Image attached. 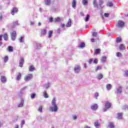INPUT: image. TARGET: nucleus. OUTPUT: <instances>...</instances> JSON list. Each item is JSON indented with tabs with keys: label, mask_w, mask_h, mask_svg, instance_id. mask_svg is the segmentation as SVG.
<instances>
[{
	"label": "nucleus",
	"mask_w": 128,
	"mask_h": 128,
	"mask_svg": "<svg viewBox=\"0 0 128 128\" xmlns=\"http://www.w3.org/2000/svg\"><path fill=\"white\" fill-rule=\"evenodd\" d=\"M82 2L84 6H86V4H88V0H82Z\"/></svg>",
	"instance_id": "obj_38"
},
{
	"label": "nucleus",
	"mask_w": 128,
	"mask_h": 128,
	"mask_svg": "<svg viewBox=\"0 0 128 128\" xmlns=\"http://www.w3.org/2000/svg\"><path fill=\"white\" fill-rule=\"evenodd\" d=\"M52 20H53V22H54V19L52 18H50L49 19V22H52Z\"/></svg>",
	"instance_id": "obj_57"
},
{
	"label": "nucleus",
	"mask_w": 128,
	"mask_h": 128,
	"mask_svg": "<svg viewBox=\"0 0 128 128\" xmlns=\"http://www.w3.org/2000/svg\"><path fill=\"white\" fill-rule=\"evenodd\" d=\"M21 124L22 126V124H24V120H22V121Z\"/></svg>",
	"instance_id": "obj_58"
},
{
	"label": "nucleus",
	"mask_w": 128,
	"mask_h": 128,
	"mask_svg": "<svg viewBox=\"0 0 128 128\" xmlns=\"http://www.w3.org/2000/svg\"><path fill=\"white\" fill-rule=\"evenodd\" d=\"M8 50L10 52H14V48L11 46H9L8 48Z\"/></svg>",
	"instance_id": "obj_30"
},
{
	"label": "nucleus",
	"mask_w": 128,
	"mask_h": 128,
	"mask_svg": "<svg viewBox=\"0 0 128 128\" xmlns=\"http://www.w3.org/2000/svg\"><path fill=\"white\" fill-rule=\"evenodd\" d=\"M116 42L118 43V42H122V38H116Z\"/></svg>",
	"instance_id": "obj_43"
},
{
	"label": "nucleus",
	"mask_w": 128,
	"mask_h": 128,
	"mask_svg": "<svg viewBox=\"0 0 128 128\" xmlns=\"http://www.w3.org/2000/svg\"><path fill=\"white\" fill-rule=\"evenodd\" d=\"M111 106H112V104L110 102L106 101L105 102V108H110Z\"/></svg>",
	"instance_id": "obj_6"
},
{
	"label": "nucleus",
	"mask_w": 128,
	"mask_h": 128,
	"mask_svg": "<svg viewBox=\"0 0 128 128\" xmlns=\"http://www.w3.org/2000/svg\"><path fill=\"white\" fill-rule=\"evenodd\" d=\"M66 26V28H70V26H72V19L68 20V21Z\"/></svg>",
	"instance_id": "obj_12"
},
{
	"label": "nucleus",
	"mask_w": 128,
	"mask_h": 128,
	"mask_svg": "<svg viewBox=\"0 0 128 128\" xmlns=\"http://www.w3.org/2000/svg\"><path fill=\"white\" fill-rule=\"evenodd\" d=\"M108 126L110 127V128H114V122H110L109 123Z\"/></svg>",
	"instance_id": "obj_31"
},
{
	"label": "nucleus",
	"mask_w": 128,
	"mask_h": 128,
	"mask_svg": "<svg viewBox=\"0 0 128 128\" xmlns=\"http://www.w3.org/2000/svg\"><path fill=\"white\" fill-rule=\"evenodd\" d=\"M96 78L98 80H100L102 78H104V75H102V74H99L97 75Z\"/></svg>",
	"instance_id": "obj_16"
},
{
	"label": "nucleus",
	"mask_w": 128,
	"mask_h": 128,
	"mask_svg": "<svg viewBox=\"0 0 128 128\" xmlns=\"http://www.w3.org/2000/svg\"><path fill=\"white\" fill-rule=\"evenodd\" d=\"M72 119L74 120H76V118H78V116H76V115H73L72 116Z\"/></svg>",
	"instance_id": "obj_48"
},
{
	"label": "nucleus",
	"mask_w": 128,
	"mask_h": 128,
	"mask_svg": "<svg viewBox=\"0 0 128 128\" xmlns=\"http://www.w3.org/2000/svg\"><path fill=\"white\" fill-rule=\"evenodd\" d=\"M88 68V66H86V64H84V68Z\"/></svg>",
	"instance_id": "obj_59"
},
{
	"label": "nucleus",
	"mask_w": 128,
	"mask_h": 128,
	"mask_svg": "<svg viewBox=\"0 0 128 128\" xmlns=\"http://www.w3.org/2000/svg\"><path fill=\"white\" fill-rule=\"evenodd\" d=\"M50 82H48L47 84H44V88H50Z\"/></svg>",
	"instance_id": "obj_40"
},
{
	"label": "nucleus",
	"mask_w": 128,
	"mask_h": 128,
	"mask_svg": "<svg viewBox=\"0 0 128 128\" xmlns=\"http://www.w3.org/2000/svg\"><path fill=\"white\" fill-rule=\"evenodd\" d=\"M0 80H1L3 84H4V82H6V78L4 76H2Z\"/></svg>",
	"instance_id": "obj_13"
},
{
	"label": "nucleus",
	"mask_w": 128,
	"mask_h": 128,
	"mask_svg": "<svg viewBox=\"0 0 128 128\" xmlns=\"http://www.w3.org/2000/svg\"><path fill=\"white\" fill-rule=\"evenodd\" d=\"M93 6H94V8H98V3L96 2V0H94Z\"/></svg>",
	"instance_id": "obj_24"
},
{
	"label": "nucleus",
	"mask_w": 128,
	"mask_h": 128,
	"mask_svg": "<svg viewBox=\"0 0 128 128\" xmlns=\"http://www.w3.org/2000/svg\"><path fill=\"white\" fill-rule=\"evenodd\" d=\"M30 72H34V67L32 66H31L29 67Z\"/></svg>",
	"instance_id": "obj_32"
},
{
	"label": "nucleus",
	"mask_w": 128,
	"mask_h": 128,
	"mask_svg": "<svg viewBox=\"0 0 128 128\" xmlns=\"http://www.w3.org/2000/svg\"><path fill=\"white\" fill-rule=\"evenodd\" d=\"M24 58H21L20 62H19V66H20V68H22V66H24Z\"/></svg>",
	"instance_id": "obj_7"
},
{
	"label": "nucleus",
	"mask_w": 128,
	"mask_h": 128,
	"mask_svg": "<svg viewBox=\"0 0 128 128\" xmlns=\"http://www.w3.org/2000/svg\"><path fill=\"white\" fill-rule=\"evenodd\" d=\"M61 27H62V28H64V24H61Z\"/></svg>",
	"instance_id": "obj_62"
},
{
	"label": "nucleus",
	"mask_w": 128,
	"mask_h": 128,
	"mask_svg": "<svg viewBox=\"0 0 128 128\" xmlns=\"http://www.w3.org/2000/svg\"><path fill=\"white\" fill-rule=\"evenodd\" d=\"M110 16V14L108 13H104V16L106 18H108V16Z\"/></svg>",
	"instance_id": "obj_52"
},
{
	"label": "nucleus",
	"mask_w": 128,
	"mask_h": 128,
	"mask_svg": "<svg viewBox=\"0 0 128 128\" xmlns=\"http://www.w3.org/2000/svg\"><path fill=\"white\" fill-rule=\"evenodd\" d=\"M37 46V48H40V44H36Z\"/></svg>",
	"instance_id": "obj_55"
},
{
	"label": "nucleus",
	"mask_w": 128,
	"mask_h": 128,
	"mask_svg": "<svg viewBox=\"0 0 128 128\" xmlns=\"http://www.w3.org/2000/svg\"><path fill=\"white\" fill-rule=\"evenodd\" d=\"M24 36H21L19 38V42H24Z\"/></svg>",
	"instance_id": "obj_26"
},
{
	"label": "nucleus",
	"mask_w": 128,
	"mask_h": 128,
	"mask_svg": "<svg viewBox=\"0 0 128 128\" xmlns=\"http://www.w3.org/2000/svg\"><path fill=\"white\" fill-rule=\"evenodd\" d=\"M106 56H104L101 58V62H106Z\"/></svg>",
	"instance_id": "obj_25"
},
{
	"label": "nucleus",
	"mask_w": 128,
	"mask_h": 128,
	"mask_svg": "<svg viewBox=\"0 0 128 128\" xmlns=\"http://www.w3.org/2000/svg\"><path fill=\"white\" fill-rule=\"evenodd\" d=\"M28 88V86H25L24 87H23L20 91V94H24V90H26Z\"/></svg>",
	"instance_id": "obj_18"
},
{
	"label": "nucleus",
	"mask_w": 128,
	"mask_h": 128,
	"mask_svg": "<svg viewBox=\"0 0 128 128\" xmlns=\"http://www.w3.org/2000/svg\"><path fill=\"white\" fill-rule=\"evenodd\" d=\"M124 26V22L122 20H119L116 24V26H118V28H122Z\"/></svg>",
	"instance_id": "obj_4"
},
{
	"label": "nucleus",
	"mask_w": 128,
	"mask_h": 128,
	"mask_svg": "<svg viewBox=\"0 0 128 128\" xmlns=\"http://www.w3.org/2000/svg\"><path fill=\"white\" fill-rule=\"evenodd\" d=\"M18 12V8H12L11 14H12V16H14L15 14H16Z\"/></svg>",
	"instance_id": "obj_8"
},
{
	"label": "nucleus",
	"mask_w": 128,
	"mask_h": 128,
	"mask_svg": "<svg viewBox=\"0 0 128 128\" xmlns=\"http://www.w3.org/2000/svg\"><path fill=\"white\" fill-rule=\"evenodd\" d=\"M46 29H42L41 30V36H46Z\"/></svg>",
	"instance_id": "obj_15"
},
{
	"label": "nucleus",
	"mask_w": 128,
	"mask_h": 128,
	"mask_svg": "<svg viewBox=\"0 0 128 128\" xmlns=\"http://www.w3.org/2000/svg\"><path fill=\"white\" fill-rule=\"evenodd\" d=\"M98 6L101 8H102V4H104V0H98Z\"/></svg>",
	"instance_id": "obj_19"
},
{
	"label": "nucleus",
	"mask_w": 128,
	"mask_h": 128,
	"mask_svg": "<svg viewBox=\"0 0 128 128\" xmlns=\"http://www.w3.org/2000/svg\"><path fill=\"white\" fill-rule=\"evenodd\" d=\"M80 14L82 16H84V13L82 12H80Z\"/></svg>",
	"instance_id": "obj_61"
},
{
	"label": "nucleus",
	"mask_w": 128,
	"mask_h": 128,
	"mask_svg": "<svg viewBox=\"0 0 128 128\" xmlns=\"http://www.w3.org/2000/svg\"><path fill=\"white\" fill-rule=\"evenodd\" d=\"M74 70L76 74H78V72H80V66L78 65L74 67Z\"/></svg>",
	"instance_id": "obj_5"
},
{
	"label": "nucleus",
	"mask_w": 128,
	"mask_h": 128,
	"mask_svg": "<svg viewBox=\"0 0 128 128\" xmlns=\"http://www.w3.org/2000/svg\"><path fill=\"white\" fill-rule=\"evenodd\" d=\"M52 36V30L49 31L48 38H50Z\"/></svg>",
	"instance_id": "obj_36"
},
{
	"label": "nucleus",
	"mask_w": 128,
	"mask_h": 128,
	"mask_svg": "<svg viewBox=\"0 0 128 128\" xmlns=\"http://www.w3.org/2000/svg\"><path fill=\"white\" fill-rule=\"evenodd\" d=\"M94 126L96 128H100V124L98 122V121H96L94 122Z\"/></svg>",
	"instance_id": "obj_11"
},
{
	"label": "nucleus",
	"mask_w": 128,
	"mask_h": 128,
	"mask_svg": "<svg viewBox=\"0 0 128 128\" xmlns=\"http://www.w3.org/2000/svg\"><path fill=\"white\" fill-rule=\"evenodd\" d=\"M8 56H6L4 58V62H8Z\"/></svg>",
	"instance_id": "obj_42"
},
{
	"label": "nucleus",
	"mask_w": 128,
	"mask_h": 128,
	"mask_svg": "<svg viewBox=\"0 0 128 128\" xmlns=\"http://www.w3.org/2000/svg\"><path fill=\"white\" fill-rule=\"evenodd\" d=\"M43 96L45 98H48V95L46 94V91L43 92Z\"/></svg>",
	"instance_id": "obj_28"
},
{
	"label": "nucleus",
	"mask_w": 128,
	"mask_h": 128,
	"mask_svg": "<svg viewBox=\"0 0 128 128\" xmlns=\"http://www.w3.org/2000/svg\"><path fill=\"white\" fill-rule=\"evenodd\" d=\"M124 76H128V70L124 71Z\"/></svg>",
	"instance_id": "obj_49"
},
{
	"label": "nucleus",
	"mask_w": 128,
	"mask_h": 128,
	"mask_svg": "<svg viewBox=\"0 0 128 128\" xmlns=\"http://www.w3.org/2000/svg\"><path fill=\"white\" fill-rule=\"evenodd\" d=\"M21 78H22V74L20 73H18V74L17 75V76H16V80H20Z\"/></svg>",
	"instance_id": "obj_27"
},
{
	"label": "nucleus",
	"mask_w": 128,
	"mask_h": 128,
	"mask_svg": "<svg viewBox=\"0 0 128 128\" xmlns=\"http://www.w3.org/2000/svg\"><path fill=\"white\" fill-rule=\"evenodd\" d=\"M38 111L40 112H42V106H40L39 108L38 109Z\"/></svg>",
	"instance_id": "obj_44"
},
{
	"label": "nucleus",
	"mask_w": 128,
	"mask_h": 128,
	"mask_svg": "<svg viewBox=\"0 0 128 128\" xmlns=\"http://www.w3.org/2000/svg\"><path fill=\"white\" fill-rule=\"evenodd\" d=\"M84 46H86V44L84 43H81L79 46L78 47L80 48H84Z\"/></svg>",
	"instance_id": "obj_34"
},
{
	"label": "nucleus",
	"mask_w": 128,
	"mask_h": 128,
	"mask_svg": "<svg viewBox=\"0 0 128 128\" xmlns=\"http://www.w3.org/2000/svg\"><path fill=\"white\" fill-rule=\"evenodd\" d=\"M57 32H58V34H60V28H58L57 30Z\"/></svg>",
	"instance_id": "obj_56"
},
{
	"label": "nucleus",
	"mask_w": 128,
	"mask_h": 128,
	"mask_svg": "<svg viewBox=\"0 0 128 128\" xmlns=\"http://www.w3.org/2000/svg\"><path fill=\"white\" fill-rule=\"evenodd\" d=\"M98 92H96L94 94V96L96 98H98Z\"/></svg>",
	"instance_id": "obj_53"
},
{
	"label": "nucleus",
	"mask_w": 128,
	"mask_h": 128,
	"mask_svg": "<svg viewBox=\"0 0 128 128\" xmlns=\"http://www.w3.org/2000/svg\"><path fill=\"white\" fill-rule=\"evenodd\" d=\"M92 62H94V58H90L88 61V62L90 64H92Z\"/></svg>",
	"instance_id": "obj_41"
},
{
	"label": "nucleus",
	"mask_w": 128,
	"mask_h": 128,
	"mask_svg": "<svg viewBox=\"0 0 128 128\" xmlns=\"http://www.w3.org/2000/svg\"><path fill=\"white\" fill-rule=\"evenodd\" d=\"M62 20V18H60V17H58L57 18H55L54 20V22H60Z\"/></svg>",
	"instance_id": "obj_20"
},
{
	"label": "nucleus",
	"mask_w": 128,
	"mask_h": 128,
	"mask_svg": "<svg viewBox=\"0 0 128 128\" xmlns=\"http://www.w3.org/2000/svg\"><path fill=\"white\" fill-rule=\"evenodd\" d=\"M119 48L120 50H124V44H120L119 46Z\"/></svg>",
	"instance_id": "obj_23"
},
{
	"label": "nucleus",
	"mask_w": 128,
	"mask_h": 128,
	"mask_svg": "<svg viewBox=\"0 0 128 128\" xmlns=\"http://www.w3.org/2000/svg\"><path fill=\"white\" fill-rule=\"evenodd\" d=\"M14 26H18V21H16L12 23Z\"/></svg>",
	"instance_id": "obj_45"
},
{
	"label": "nucleus",
	"mask_w": 128,
	"mask_h": 128,
	"mask_svg": "<svg viewBox=\"0 0 128 128\" xmlns=\"http://www.w3.org/2000/svg\"><path fill=\"white\" fill-rule=\"evenodd\" d=\"M50 0H44V4L46 6H50Z\"/></svg>",
	"instance_id": "obj_21"
},
{
	"label": "nucleus",
	"mask_w": 128,
	"mask_h": 128,
	"mask_svg": "<svg viewBox=\"0 0 128 128\" xmlns=\"http://www.w3.org/2000/svg\"><path fill=\"white\" fill-rule=\"evenodd\" d=\"M36 97V94H31V98H34Z\"/></svg>",
	"instance_id": "obj_54"
},
{
	"label": "nucleus",
	"mask_w": 128,
	"mask_h": 128,
	"mask_svg": "<svg viewBox=\"0 0 128 128\" xmlns=\"http://www.w3.org/2000/svg\"><path fill=\"white\" fill-rule=\"evenodd\" d=\"M116 56H118V58H120V56H122V53L118 52L116 53Z\"/></svg>",
	"instance_id": "obj_46"
},
{
	"label": "nucleus",
	"mask_w": 128,
	"mask_h": 128,
	"mask_svg": "<svg viewBox=\"0 0 128 128\" xmlns=\"http://www.w3.org/2000/svg\"><path fill=\"white\" fill-rule=\"evenodd\" d=\"M15 128H18V125H16L15 126Z\"/></svg>",
	"instance_id": "obj_64"
},
{
	"label": "nucleus",
	"mask_w": 128,
	"mask_h": 128,
	"mask_svg": "<svg viewBox=\"0 0 128 128\" xmlns=\"http://www.w3.org/2000/svg\"><path fill=\"white\" fill-rule=\"evenodd\" d=\"M52 106L50 108V112H58V105L56 104V98H53L52 101Z\"/></svg>",
	"instance_id": "obj_1"
},
{
	"label": "nucleus",
	"mask_w": 128,
	"mask_h": 128,
	"mask_svg": "<svg viewBox=\"0 0 128 128\" xmlns=\"http://www.w3.org/2000/svg\"><path fill=\"white\" fill-rule=\"evenodd\" d=\"M4 40H8V34H4Z\"/></svg>",
	"instance_id": "obj_39"
},
{
	"label": "nucleus",
	"mask_w": 128,
	"mask_h": 128,
	"mask_svg": "<svg viewBox=\"0 0 128 128\" xmlns=\"http://www.w3.org/2000/svg\"><path fill=\"white\" fill-rule=\"evenodd\" d=\"M116 91L118 94H122V86H119L117 88Z\"/></svg>",
	"instance_id": "obj_10"
},
{
	"label": "nucleus",
	"mask_w": 128,
	"mask_h": 128,
	"mask_svg": "<svg viewBox=\"0 0 128 128\" xmlns=\"http://www.w3.org/2000/svg\"><path fill=\"white\" fill-rule=\"evenodd\" d=\"M10 35L12 40H16V32L13 31L12 32L10 33Z\"/></svg>",
	"instance_id": "obj_3"
},
{
	"label": "nucleus",
	"mask_w": 128,
	"mask_h": 128,
	"mask_svg": "<svg viewBox=\"0 0 128 128\" xmlns=\"http://www.w3.org/2000/svg\"><path fill=\"white\" fill-rule=\"evenodd\" d=\"M84 128H90V127L88 126H86Z\"/></svg>",
	"instance_id": "obj_63"
},
{
	"label": "nucleus",
	"mask_w": 128,
	"mask_h": 128,
	"mask_svg": "<svg viewBox=\"0 0 128 128\" xmlns=\"http://www.w3.org/2000/svg\"><path fill=\"white\" fill-rule=\"evenodd\" d=\"M114 6V4L112 2H108L107 4V6H110V8H112V6Z\"/></svg>",
	"instance_id": "obj_37"
},
{
	"label": "nucleus",
	"mask_w": 128,
	"mask_h": 128,
	"mask_svg": "<svg viewBox=\"0 0 128 128\" xmlns=\"http://www.w3.org/2000/svg\"><path fill=\"white\" fill-rule=\"evenodd\" d=\"M91 42H95L94 38H92L91 39Z\"/></svg>",
	"instance_id": "obj_60"
},
{
	"label": "nucleus",
	"mask_w": 128,
	"mask_h": 128,
	"mask_svg": "<svg viewBox=\"0 0 128 128\" xmlns=\"http://www.w3.org/2000/svg\"><path fill=\"white\" fill-rule=\"evenodd\" d=\"M90 14H88L85 18V22H88V20H90Z\"/></svg>",
	"instance_id": "obj_29"
},
{
	"label": "nucleus",
	"mask_w": 128,
	"mask_h": 128,
	"mask_svg": "<svg viewBox=\"0 0 128 128\" xmlns=\"http://www.w3.org/2000/svg\"><path fill=\"white\" fill-rule=\"evenodd\" d=\"M102 66H98L96 68V69L95 70L96 72H98V70H102Z\"/></svg>",
	"instance_id": "obj_35"
},
{
	"label": "nucleus",
	"mask_w": 128,
	"mask_h": 128,
	"mask_svg": "<svg viewBox=\"0 0 128 128\" xmlns=\"http://www.w3.org/2000/svg\"><path fill=\"white\" fill-rule=\"evenodd\" d=\"M32 78V74H28V75L26 76L24 80L25 82H28Z\"/></svg>",
	"instance_id": "obj_2"
},
{
	"label": "nucleus",
	"mask_w": 128,
	"mask_h": 128,
	"mask_svg": "<svg viewBox=\"0 0 128 128\" xmlns=\"http://www.w3.org/2000/svg\"><path fill=\"white\" fill-rule=\"evenodd\" d=\"M92 36H93L96 37L97 36H98V33H96V32H93L92 33Z\"/></svg>",
	"instance_id": "obj_47"
},
{
	"label": "nucleus",
	"mask_w": 128,
	"mask_h": 128,
	"mask_svg": "<svg viewBox=\"0 0 128 128\" xmlns=\"http://www.w3.org/2000/svg\"><path fill=\"white\" fill-rule=\"evenodd\" d=\"M91 109L92 110H98V104H94L91 106Z\"/></svg>",
	"instance_id": "obj_9"
},
{
	"label": "nucleus",
	"mask_w": 128,
	"mask_h": 128,
	"mask_svg": "<svg viewBox=\"0 0 128 128\" xmlns=\"http://www.w3.org/2000/svg\"><path fill=\"white\" fill-rule=\"evenodd\" d=\"M98 59L96 58L93 60V62L94 64H98Z\"/></svg>",
	"instance_id": "obj_50"
},
{
	"label": "nucleus",
	"mask_w": 128,
	"mask_h": 128,
	"mask_svg": "<svg viewBox=\"0 0 128 128\" xmlns=\"http://www.w3.org/2000/svg\"><path fill=\"white\" fill-rule=\"evenodd\" d=\"M18 108L24 106V100H22L20 104L18 106Z\"/></svg>",
	"instance_id": "obj_22"
},
{
	"label": "nucleus",
	"mask_w": 128,
	"mask_h": 128,
	"mask_svg": "<svg viewBox=\"0 0 128 128\" xmlns=\"http://www.w3.org/2000/svg\"><path fill=\"white\" fill-rule=\"evenodd\" d=\"M76 0H73L72 2V8H76Z\"/></svg>",
	"instance_id": "obj_14"
},
{
	"label": "nucleus",
	"mask_w": 128,
	"mask_h": 128,
	"mask_svg": "<svg viewBox=\"0 0 128 128\" xmlns=\"http://www.w3.org/2000/svg\"><path fill=\"white\" fill-rule=\"evenodd\" d=\"M118 118L119 120H121V118H122V113H119L118 114Z\"/></svg>",
	"instance_id": "obj_33"
},
{
	"label": "nucleus",
	"mask_w": 128,
	"mask_h": 128,
	"mask_svg": "<svg viewBox=\"0 0 128 128\" xmlns=\"http://www.w3.org/2000/svg\"><path fill=\"white\" fill-rule=\"evenodd\" d=\"M100 49H96L95 50V53L100 54Z\"/></svg>",
	"instance_id": "obj_51"
},
{
	"label": "nucleus",
	"mask_w": 128,
	"mask_h": 128,
	"mask_svg": "<svg viewBox=\"0 0 128 128\" xmlns=\"http://www.w3.org/2000/svg\"><path fill=\"white\" fill-rule=\"evenodd\" d=\"M112 84H108L106 86V88L107 90H112Z\"/></svg>",
	"instance_id": "obj_17"
}]
</instances>
